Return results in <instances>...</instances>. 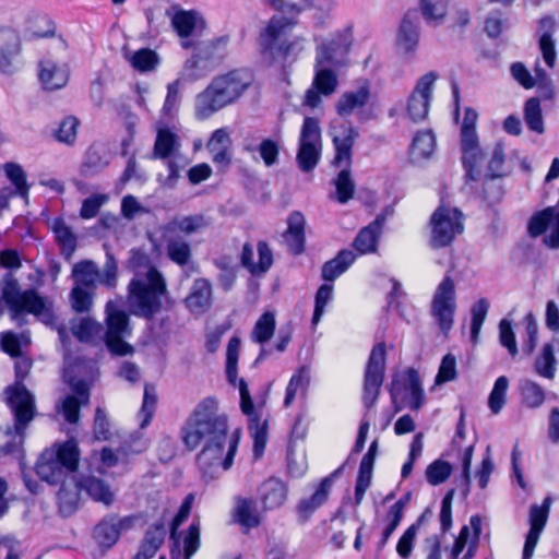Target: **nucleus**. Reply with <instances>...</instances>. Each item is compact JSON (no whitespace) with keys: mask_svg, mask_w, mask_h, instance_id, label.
I'll list each match as a JSON object with an SVG mask.
<instances>
[{"mask_svg":"<svg viewBox=\"0 0 559 559\" xmlns=\"http://www.w3.org/2000/svg\"><path fill=\"white\" fill-rule=\"evenodd\" d=\"M455 311V284L450 275H445L437 286L431 300V314L445 336L453 328Z\"/></svg>","mask_w":559,"mask_h":559,"instance_id":"f3484780","label":"nucleus"},{"mask_svg":"<svg viewBox=\"0 0 559 559\" xmlns=\"http://www.w3.org/2000/svg\"><path fill=\"white\" fill-rule=\"evenodd\" d=\"M126 522L127 519L116 520L115 518H110L98 523L94 528V538L96 543L103 548H110L114 546L117 543L121 527Z\"/></svg>","mask_w":559,"mask_h":559,"instance_id":"58836bf2","label":"nucleus"},{"mask_svg":"<svg viewBox=\"0 0 559 559\" xmlns=\"http://www.w3.org/2000/svg\"><path fill=\"white\" fill-rule=\"evenodd\" d=\"M456 377V357L451 353L445 354L441 359L437 376L435 378V383L440 385L455 380Z\"/></svg>","mask_w":559,"mask_h":559,"instance_id":"774afa93","label":"nucleus"},{"mask_svg":"<svg viewBox=\"0 0 559 559\" xmlns=\"http://www.w3.org/2000/svg\"><path fill=\"white\" fill-rule=\"evenodd\" d=\"M423 16L427 22H441L448 12V0H420Z\"/></svg>","mask_w":559,"mask_h":559,"instance_id":"680f3d73","label":"nucleus"},{"mask_svg":"<svg viewBox=\"0 0 559 559\" xmlns=\"http://www.w3.org/2000/svg\"><path fill=\"white\" fill-rule=\"evenodd\" d=\"M257 251L259 261L254 262L253 247L249 242H246L242 247L240 261L241 265L246 267L252 275H262L265 274L272 266L273 253L269 245L263 240L258 242Z\"/></svg>","mask_w":559,"mask_h":559,"instance_id":"b1692460","label":"nucleus"},{"mask_svg":"<svg viewBox=\"0 0 559 559\" xmlns=\"http://www.w3.org/2000/svg\"><path fill=\"white\" fill-rule=\"evenodd\" d=\"M357 255L349 249L341 250L336 257L322 265L321 277L325 282H333L345 273L355 262Z\"/></svg>","mask_w":559,"mask_h":559,"instance_id":"f704fd0d","label":"nucleus"},{"mask_svg":"<svg viewBox=\"0 0 559 559\" xmlns=\"http://www.w3.org/2000/svg\"><path fill=\"white\" fill-rule=\"evenodd\" d=\"M384 216L379 214L368 226L361 228L353 241V247L360 254L372 253L377 250L382 235Z\"/></svg>","mask_w":559,"mask_h":559,"instance_id":"c756f323","label":"nucleus"},{"mask_svg":"<svg viewBox=\"0 0 559 559\" xmlns=\"http://www.w3.org/2000/svg\"><path fill=\"white\" fill-rule=\"evenodd\" d=\"M235 521L247 531L260 525V516L257 512V504L250 498L237 497L233 511Z\"/></svg>","mask_w":559,"mask_h":559,"instance_id":"ea45409f","label":"nucleus"},{"mask_svg":"<svg viewBox=\"0 0 559 559\" xmlns=\"http://www.w3.org/2000/svg\"><path fill=\"white\" fill-rule=\"evenodd\" d=\"M58 243L61 246L62 254L70 258L76 248V237L66 223L57 218L52 226Z\"/></svg>","mask_w":559,"mask_h":559,"instance_id":"3c124183","label":"nucleus"},{"mask_svg":"<svg viewBox=\"0 0 559 559\" xmlns=\"http://www.w3.org/2000/svg\"><path fill=\"white\" fill-rule=\"evenodd\" d=\"M22 49L21 38L16 31L0 28V71L4 74H12L16 71L15 60Z\"/></svg>","mask_w":559,"mask_h":559,"instance_id":"4be33fe9","label":"nucleus"},{"mask_svg":"<svg viewBox=\"0 0 559 559\" xmlns=\"http://www.w3.org/2000/svg\"><path fill=\"white\" fill-rule=\"evenodd\" d=\"M523 403L528 408H538L546 400V393L543 386L533 381L524 380L520 386Z\"/></svg>","mask_w":559,"mask_h":559,"instance_id":"8fccbe9b","label":"nucleus"},{"mask_svg":"<svg viewBox=\"0 0 559 559\" xmlns=\"http://www.w3.org/2000/svg\"><path fill=\"white\" fill-rule=\"evenodd\" d=\"M557 213L554 206L534 213L527 223V233L531 237H538L545 234L550 224H556Z\"/></svg>","mask_w":559,"mask_h":559,"instance_id":"37998d69","label":"nucleus"},{"mask_svg":"<svg viewBox=\"0 0 559 559\" xmlns=\"http://www.w3.org/2000/svg\"><path fill=\"white\" fill-rule=\"evenodd\" d=\"M171 24L181 38L192 35L197 27V13L193 11H179L171 19Z\"/></svg>","mask_w":559,"mask_h":559,"instance_id":"bf43d9fd","label":"nucleus"},{"mask_svg":"<svg viewBox=\"0 0 559 559\" xmlns=\"http://www.w3.org/2000/svg\"><path fill=\"white\" fill-rule=\"evenodd\" d=\"M73 287L96 290L97 283L114 289L118 283V263L110 251L106 252V261L100 271L92 260H84L74 264L72 269Z\"/></svg>","mask_w":559,"mask_h":559,"instance_id":"9b49d317","label":"nucleus"},{"mask_svg":"<svg viewBox=\"0 0 559 559\" xmlns=\"http://www.w3.org/2000/svg\"><path fill=\"white\" fill-rule=\"evenodd\" d=\"M38 76L45 90L56 91L68 84L70 69L67 62L46 59L39 62Z\"/></svg>","mask_w":559,"mask_h":559,"instance_id":"393cba45","label":"nucleus"},{"mask_svg":"<svg viewBox=\"0 0 559 559\" xmlns=\"http://www.w3.org/2000/svg\"><path fill=\"white\" fill-rule=\"evenodd\" d=\"M264 510H274L282 507L287 500L288 487L277 477H270L262 483L259 489Z\"/></svg>","mask_w":559,"mask_h":559,"instance_id":"cd10ccee","label":"nucleus"},{"mask_svg":"<svg viewBox=\"0 0 559 559\" xmlns=\"http://www.w3.org/2000/svg\"><path fill=\"white\" fill-rule=\"evenodd\" d=\"M79 126L80 121L75 117H66L55 131V138L61 143L71 145L76 140Z\"/></svg>","mask_w":559,"mask_h":559,"instance_id":"338daca9","label":"nucleus"},{"mask_svg":"<svg viewBox=\"0 0 559 559\" xmlns=\"http://www.w3.org/2000/svg\"><path fill=\"white\" fill-rule=\"evenodd\" d=\"M186 305L192 313L202 314L212 306V285L206 278L194 280Z\"/></svg>","mask_w":559,"mask_h":559,"instance_id":"c85d7f7f","label":"nucleus"},{"mask_svg":"<svg viewBox=\"0 0 559 559\" xmlns=\"http://www.w3.org/2000/svg\"><path fill=\"white\" fill-rule=\"evenodd\" d=\"M377 447H378L377 441H373L370 444L368 452L362 456V460L360 462L356 487H355V499H356L357 503H359L362 500L364 495L371 483Z\"/></svg>","mask_w":559,"mask_h":559,"instance_id":"c9c22d12","label":"nucleus"},{"mask_svg":"<svg viewBox=\"0 0 559 559\" xmlns=\"http://www.w3.org/2000/svg\"><path fill=\"white\" fill-rule=\"evenodd\" d=\"M228 428L227 416L219 413L218 403L212 396L200 401L181 426L180 437L186 449L194 451L202 447L197 463L204 476L214 478L219 468L227 471L233 465L238 441L233 440L224 454Z\"/></svg>","mask_w":559,"mask_h":559,"instance_id":"f257e3e1","label":"nucleus"},{"mask_svg":"<svg viewBox=\"0 0 559 559\" xmlns=\"http://www.w3.org/2000/svg\"><path fill=\"white\" fill-rule=\"evenodd\" d=\"M134 313L152 319L162 309V298L167 294L165 277L156 267H150L145 274H136L128 286Z\"/></svg>","mask_w":559,"mask_h":559,"instance_id":"39448f33","label":"nucleus"},{"mask_svg":"<svg viewBox=\"0 0 559 559\" xmlns=\"http://www.w3.org/2000/svg\"><path fill=\"white\" fill-rule=\"evenodd\" d=\"M131 66L140 72H148L154 70L158 62V55L150 48H141L135 51L129 59Z\"/></svg>","mask_w":559,"mask_h":559,"instance_id":"4d7b16f0","label":"nucleus"},{"mask_svg":"<svg viewBox=\"0 0 559 559\" xmlns=\"http://www.w3.org/2000/svg\"><path fill=\"white\" fill-rule=\"evenodd\" d=\"M509 380L506 376L496 379L493 388L488 397V406L493 414L500 413L507 401Z\"/></svg>","mask_w":559,"mask_h":559,"instance_id":"6e6d98bb","label":"nucleus"},{"mask_svg":"<svg viewBox=\"0 0 559 559\" xmlns=\"http://www.w3.org/2000/svg\"><path fill=\"white\" fill-rule=\"evenodd\" d=\"M552 499L546 497L540 506L533 504L530 509V530L543 532L549 516Z\"/></svg>","mask_w":559,"mask_h":559,"instance_id":"e2e57ef3","label":"nucleus"},{"mask_svg":"<svg viewBox=\"0 0 559 559\" xmlns=\"http://www.w3.org/2000/svg\"><path fill=\"white\" fill-rule=\"evenodd\" d=\"M350 44L347 34H338L317 47L314 76L305 94V106L317 108L321 103V96L328 97L336 92L338 78L332 68L345 64V56L349 51Z\"/></svg>","mask_w":559,"mask_h":559,"instance_id":"f03ea898","label":"nucleus"},{"mask_svg":"<svg viewBox=\"0 0 559 559\" xmlns=\"http://www.w3.org/2000/svg\"><path fill=\"white\" fill-rule=\"evenodd\" d=\"M524 120L527 128L538 134L544 133V119L538 97H531L525 102L524 105Z\"/></svg>","mask_w":559,"mask_h":559,"instance_id":"49530a36","label":"nucleus"},{"mask_svg":"<svg viewBox=\"0 0 559 559\" xmlns=\"http://www.w3.org/2000/svg\"><path fill=\"white\" fill-rule=\"evenodd\" d=\"M106 323L107 330L103 334L109 352L119 356L131 354L133 347L123 340L131 334L129 316L114 301L106 305Z\"/></svg>","mask_w":559,"mask_h":559,"instance_id":"2eb2a0df","label":"nucleus"},{"mask_svg":"<svg viewBox=\"0 0 559 559\" xmlns=\"http://www.w3.org/2000/svg\"><path fill=\"white\" fill-rule=\"evenodd\" d=\"M389 392L395 412L405 407L417 412L426 401L419 371L414 367H407L399 379H393Z\"/></svg>","mask_w":559,"mask_h":559,"instance_id":"ddd939ff","label":"nucleus"},{"mask_svg":"<svg viewBox=\"0 0 559 559\" xmlns=\"http://www.w3.org/2000/svg\"><path fill=\"white\" fill-rule=\"evenodd\" d=\"M240 408L248 417V429L253 439V453L255 459H260L265 450L267 439V419L262 418L264 402L254 406L250 396L248 384L243 379H239Z\"/></svg>","mask_w":559,"mask_h":559,"instance_id":"4468645a","label":"nucleus"},{"mask_svg":"<svg viewBox=\"0 0 559 559\" xmlns=\"http://www.w3.org/2000/svg\"><path fill=\"white\" fill-rule=\"evenodd\" d=\"M228 37H218L213 40L198 43L194 53L182 68V79L197 81L204 78L224 57Z\"/></svg>","mask_w":559,"mask_h":559,"instance_id":"f8f14e48","label":"nucleus"},{"mask_svg":"<svg viewBox=\"0 0 559 559\" xmlns=\"http://www.w3.org/2000/svg\"><path fill=\"white\" fill-rule=\"evenodd\" d=\"M80 450L75 440L71 439L59 444L56 450L41 454L36 473L50 485H60L76 477Z\"/></svg>","mask_w":559,"mask_h":559,"instance_id":"423d86ee","label":"nucleus"},{"mask_svg":"<svg viewBox=\"0 0 559 559\" xmlns=\"http://www.w3.org/2000/svg\"><path fill=\"white\" fill-rule=\"evenodd\" d=\"M477 120V111L472 107H466L460 132L462 166L466 182L478 181L480 179L481 164L485 158V153L479 146L476 130Z\"/></svg>","mask_w":559,"mask_h":559,"instance_id":"1a4fd4ad","label":"nucleus"},{"mask_svg":"<svg viewBox=\"0 0 559 559\" xmlns=\"http://www.w3.org/2000/svg\"><path fill=\"white\" fill-rule=\"evenodd\" d=\"M390 283L386 310L395 311L402 319L409 322L415 317V307L397 280L391 278Z\"/></svg>","mask_w":559,"mask_h":559,"instance_id":"2f4dec72","label":"nucleus"},{"mask_svg":"<svg viewBox=\"0 0 559 559\" xmlns=\"http://www.w3.org/2000/svg\"><path fill=\"white\" fill-rule=\"evenodd\" d=\"M464 222L465 216L460 209L440 204L429 218L430 247L435 250L451 247L464 233Z\"/></svg>","mask_w":559,"mask_h":559,"instance_id":"9d476101","label":"nucleus"},{"mask_svg":"<svg viewBox=\"0 0 559 559\" xmlns=\"http://www.w3.org/2000/svg\"><path fill=\"white\" fill-rule=\"evenodd\" d=\"M32 367L31 360L23 358L15 362L14 384L7 388V404L14 415V426L9 427L8 435L23 436L26 426L35 416V397L22 383Z\"/></svg>","mask_w":559,"mask_h":559,"instance_id":"0eeeda50","label":"nucleus"},{"mask_svg":"<svg viewBox=\"0 0 559 559\" xmlns=\"http://www.w3.org/2000/svg\"><path fill=\"white\" fill-rule=\"evenodd\" d=\"M1 295L13 320H17L19 316L24 312L32 313L46 323L53 318L51 306L47 300L35 289L21 292L16 278L10 273L3 278Z\"/></svg>","mask_w":559,"mask_h":559,"instance_id":"6e6552de","label":"nucleus"},{"mask_svg":"<svg viewBox=\"0 0 559 559\" xmlns=\"http://www.w3.org/2000/svg\"><path fill=\"white\" fill-rule=\"evenodd\" d=\"M420 40V28L416 10H409L403 16L397 29L395 49L400 55L413 58Z\"/></svg>","mask_w":559,"mask_h":559,"instance_id":"aec40b11","label":"nucleus"},{"mask_svg":"<svg viewBox=\"0 0 559 559\" xmlns=\"http://www.w3.org/2000/svg\"><path fill=\"white\" fill-rule=\"evenodd\" d=\"M343 467L344 465L335 469L331 475L324 477L310 497L299 500L296 506V511L300 523H306L312 514L328 501L334 478L342 472Z\"/></svg>","mask_w":559,"mask_h":559,"instance_id":"412c9836","label":"nucleus"},{"mask_svg":"<svg viewBox=\"0 0 559 559\" xmlns=\"http://www.w3.org/2000/svg\"><path fill=\"white\" fill-rule=\"evenodd\" d=\"M289 22L283 16H273L264 31L260 34V46L264 55L272 59L285 57L288 53V46L285 39V28Z\"/></svg>","mask_w":559,"mask_h":559,"instance_id":"6ab92c4d","label":"nucleus"},{"mask_svg":"<svg viewBox=\"0 0 559 559\" xmlns=\"http://www.w3.org/2000/svg\"><path fill=\"white\" fill-rule=\"evenodd\" d=\"M205 226L202 215H190L182 218H174L167 224L162 225L158 230H165L169 234L190 236Z\"/></svg>","mask_w":559,"mask_h":559,"instance_id":"a19ab883","label":"nucleus"},{"mask_svg":"<svg viewBox=\"0 0 559 559\" xmlns=\"http://www.w3.org/2000/svg\"><path fill=\"white\" fill-rule=\"evenodd\" d=\"M310 383V372L309 368L306 366H301L296 370V372L292 376L285 393L284 406L289 407L297 393L300 392L305 394Z\"/></svg>","mask_w":559,"mask_h":559,"instance_id":"79ce46f5","label":"nucleus"},{"mask_svg":"<svg viewBox=\"0 0 559 559\" xmlns=\"http://www.w3.org/2000/svg\"><path fill=\"white\" fill-rule=\"evenodd\" d=\"M370 98V87L362 82L356 91H348L341 95L335 104L336 112L341 117L350 116L356 109L364 107Z\"/></svg>","mask_w":559,"mask_h":559,"instance_id":"7c9ffc66","label":"nucleus"},{"mask_svg":"<svg viewBox=\"0 0 559 559\" xmlns=\"http://www.w3.org/2000/svg\"><path fill=\"white\" fill-rule=\"evenodd\" d=\"M275 316L272 312L263 313L254 324L251 338L253 342L264 344L270 341L275 332Z\"/></svg>","mask_w":559,"mask_h":559,"instance_id":"864d4df0","label":"nucleus"},{"mask_svg":"<svg viewBox=\"0 0 559 559\" xmlns=\"http://www.w3.org/2000/svg\"><path fill=\"white\" fill-rule=\"evenodd\" d=\"M452 465L443 460H436L431 462L426 468L427 481L437 486L444 483L452 474Z\"/></svg>","mask_w":559,"mask_h":559,"instance_id":"0e129e2a","label":"nucleus"},{"mask_svg":"<svg viewBox=\"0 0 559 559\" xmlns=\"http://www.w3.org/2000/svg\"><path fill=\"white\" fill-rule=\"evenodd\" d=\"M431 99L418 93H412L407 102V116L414 123L423 122L427 119L430 109Z\"/></svg>","mask_w":559,"mask_h":559,"instance_id":"603ef678","label":"nucleus"},{"mask_svg":"<svg viewBox=\"0 0 559 559\" xmlns=\"http://www.w3.org/2000/svg\"><path fill=\"white\" fill-rule=\"evenodd\" d=\"M81 487L79 479L72 477L69 481L60 484V489L57 493L60 513L69 516L75 512L79 506V493Z\"/></svg>","mask_w":559,"mask_h":559,"instance_id":"4c0bfd02","label":"nucleus"},{"mask_svg":"<svg viewBox=\"0 0 559 559\" xmlns=\"http://www.w3.org/2000/svg\"><path fill=\"white\" fill-rule=\"evenodd\" d=\"M498 178L486 175L483 179L481 189L478 191V197L490 206L499 203L504 195L502 185L497 181Z\"/></svg>","mask_w":559,"mask_h":559,"instance_id":"5fc2aeb1","label":"nucleus"},{"mask_svg":"<svg viewBox=\"0 0 559 559\" xmlns=\"http://www.w3.org/2000/svg\"><path fill=\"white\" fill-rule=\"evenodd\" d=\"M489 310V302L486 298L478 299L472 307L471 341L475 344L478 340L481 326Z\"/></svg>","mask_w":559,"mask_h":559,"instance_id":"13d9d810","label":"nucleus"},{"mask_svg":"<svg viewBox=\"0 0 559 559\" xmlns=\"http://www.w3.org/2000/svg\"><path fill=\"white\" fill-rule=\"evenodd\" d=\"M333 144L335 147L334 164L336 166L345 165L334 179L336 200L341 204L347 203L354 198L356 185L350 174L352 148L355 140L358 138V131L350 123H341L334 126L331 131Z\"/></svg>","mask_w":559,"mask_h":559,"instance_id":"20e7f679","label":"nucleus"},{"mask_svg":"<svg viewBox=\"0 0 559 559\" xmlns=\"http://www.w3.org/2000/svg\"><path fill=\"white\" fill-rule=\"evenodd\" d=\"M437 140L431 129L419 130L413 136L408 148L409 158L414 162L428 159L435 153Z\"/></svg>","mask_w":559,"mask_h":559,"instance_id":"473e14b6","label":"nucleus"},{"mask_svg":"<svg viewBox=\"0 0 559 559\" xmlns=\"http://www.w3.org/2000/svg\"><path fill=\"white\" fill-rule=\"evenodd\" d=\"M29 342V336L26 332L21 334L5 332L1 334L2 349L12 357H20L22 345H26Z\"/></svg>","mask_w":559,"mask_h":559,"instance_id":"69168bd1","label":"nucleus"},{"mask_svg":"<svg viewBox=\"0 0 559 559\" xmlns=\"http://www.w3.org/2000/svg\"><path fill=\"white\" fill-rule=\"evenodd\" d=\"M250 82L248 72L237 70L214 79L195 98L197 117L201 120L207 119L231 104L242 95Z\"/></svg>","mask_w":559,"mask_h":559,"instance_id":"7ed1b4c3","label":"nucleus"},{"mask_svg":"<svg viewBox=\"0 0 559 559\" xmlns=\"http://www.w3.org/2000/svg\"><path fill=\"white\" fill-rule=\"evenodd\" d=\"M159 241L165 247L167 258L180 267L188 266L192 261L190 242L182 235L158 230Z\"/></svg>","mask_w":559,"mask_h":559,"instance_id":"5701e85b","label":"nucleus"},{"mask_svg":"<svg viewBox=\"0 0 559 559\" xmlns=\"http://www.w3.org/2000/svg\"><path fill=\"white\" fill-rule=\"evenodd\" d=\"M214 265L219 270L218 283L221 287L228 292L236 282L237 265L229 255H222L213 261Z\"/></svg>","mask_w":559,"mask_h":559,"instance_id":"de8ad7c7","label":"nucleus"},{"mask_svg":"<svg viewBox=\"0 0 559 559\" xmlns=\"http://www.w3.org/2000/svg\"><path fill=\"white\" fill-rule=\"evenodd\" d=\"M3 169L7 178L14 186L15 190L13 192L22 199H27L29 185L27 183L26 173L23 167L17 163L9 162L4 164Z\"/></svg>","mask_w":559,"mask_h":559,"instance_id":"a18cd8bd","label":"nucleus"},{"mask_svg":"<svg viewBox=\"0 0 559 559\" xmlns=\"http://www.w3.org/2000/svg\"><path fill=\"white\" fill-rule=\"evenodd\" d=\"M322 154L321 129L316 118L304 120L296 162L302 173L312 171L319 164Z\"/></svg>","mask_w":559,"mask_h":559,"instance_id":"dca6fc26","label":"nucleus"},{"mask_svg":"<svg viewBox=\"0 0 559 559\" xmlns=\"http://www.w3.org/2000/svg\"><path fill=\"white\" fill-rule=\"evenodd\" d=\"M69 325L71 334L81 343H91L103 337V325L91 317L73 318Z\"/></svg>","mask_w":559,"mask_h":559,"instance_id":"72a5a7b5","label":"nucleus"},{"mask_svg":"<svg viewBox=\"0 0 559 559\" xmlns=\"http://www.w3.org/2000/svg\"><path fill=\"white\" fill-rule=\"evenodd\" d=\"M305 226L306 219L301 212L294 211L288 215L287 229L283 234V238L287 250L294 255H299L305 251Z\"/></svg>","mask_w":559,"mask_h":559,"instance_id":"bb28decb","label":"nucleus"},{"mask_svg":"<svg viewBox=\"0 0 559 559\" xmlns=\"http://www.w3.org/2000/svg\"><path fill=\"white\" fill-rule=\"evenodd\" d=\"M384 371V343H378L371 350L365 372L364 401L371 407L380 394Z\"/></svg>","mask_w":559,"mask_h":559,"instance_id":"a211bd4d","label":"nucleus"},{"mask_svg":"<svg viewBox=\"0 0 559 559\" xmlns=\"http://www.w3.org/2000/svg\"><path fill=\"white\" fill-rule=\"evenodd\" d=\"M79 483L81 490L85 491L94 501L100 502L105 506L112 504L115 493L105 480L90 475L80 478Z\"/></svg>","mask_w":559,"mask_h":559,"instance_id":"e433bc0d","label":"nucleus"},{"mask_svg":"<svg viewBox=\"0 0 559 559\" xmlns=\"http://www.w3.org/2000/svg\"><path fill=\"white\" fill-rule=\"evenodd\" d=\"M241 340L238 336H233L226 350V376L229 383L235 384L237 381V365L239 358V349Z\"/></svg>","mask_w":559,"mask_h":559,"instance_id":"052dcab7","label":"nucleus"},{"mask_svg":"<svg viewBox=\"0 0 559 559\" xmlns=\"http://www.w3.org/2000/svg\"><path fill=\"white\" fill-rule=\"evenodd\" d=\"M180 147L181 141L175 128L166 126L162 120L157 121L153 157L156 159H167L175 155Z\"/></svg>","mask_w":559,"mask_h":559,"instance_id":"a878e982","label":"nucleus"},{"mask_svg":"<svg viewBox=\"0 0 559 559\" xmlns=\"http://www.w3.org/2000/svg\"><path fill=\"white\" fill-rule=\"evenodd\" d=\"M96 290L72 287L69 294L71 308L76 313H88L94 305Z\"/></svg>","mask_w":559,"mask_h":559,"instance_id":"09e8293b","label":"nucleus"},{"mask_svg":"<svg viewBox=\"0 0 559 559\" xmlns=\"http://www.w3.org/2000/svg\"><path fill=\"white\" fill-rule=\"evenodd\" d=\"M535 371L543 378L552 380L557 371V359L551 343L544 344L540 355L535 360Z\"/></svg>","mask_w":559,"mask_h":559,"instance_id":"c03bdc74","label":"nucleus"}]
</instances>
